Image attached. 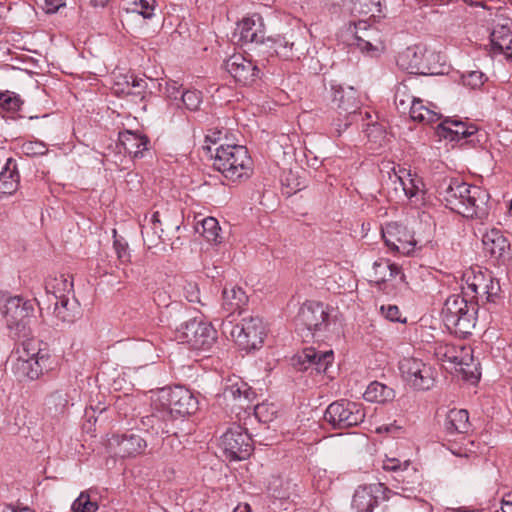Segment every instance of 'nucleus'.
I'll return each mask as SVG.
<instances>
[{
    "mask_svg": "<svg viewBox=\"0 0 512 512\" xmlns=\"http://www.w3.org/2000/svg\"><path fill=\"white\" fill-rule=\"evenodd\" d=\"M403 175L398 176V180L405 195L412 199L423 193L424 183L416 174L412 175L410 171L403 170Z\"/></svg>",
    "mask_w": 512,
    "mask_h": 512,
    "instance_id": "38",
    "label": "nucleus"
},
{
    "mask_svg": "<svg viewBox=\"0 0 512 512\" xmlns=\"http://www.w3.org/2000/svg\"><path fill=\"white\" fill-rule=\"evenodd\" d=\"M147 90V82L143 78L137 76L132 77L130 85L126 84V88H115V95L119 97L131 96L135 101H143Z\"/></svg>",
    "mask_w": 512,
    "mask_h": 512,
    "instance_id": "41",
    "label": "nucleus"
},
{
    "mask_svg": "<svg viewBox=\"0 0 512 512\" xmlns=\"http://www.w3.org/2000/svg\"><path fill=\"white\" fill-rule=\"evenodd\" d=\"M175 339L191 349L208 350L216 340V331L210 324L191 319L176 329Z\"/></svg>",
    "mask_w": 512,
    "mask_h": 512,
    "instance_id": "7",
    "label": "nucleus"
},
{
    "mask_svg": "<svg viewBox=\"0 0 512 512\" xmlns=\"http://www.w3.org/2000/svg\"><path fill=\"white\" fill-rule=\"evenodd\" d=\"M333 351H317L309 347L304 349L296 358L293 359V365L298 370L315 369L318 373H325L333 362Z\"/></svg>",
    "mask_w": 512,
    "mask_h": 512,
    "instance_id": "18",
    "label": "nucleus"
},
{
    "mask_svg": "<svg viewBox=\"0 0 512 512\" xmlns=\"http://www.w3.org/2000/svg\"><path fill=\"white\" fill-rule=\"evenodd\" d=\"M476 312L477 307L476 303L473 301H467V307L464 309H458L456 312V318L459 317V320H464L466 322H470V330L475 327L476 322Z\"/></svg>",
    "mask_w": 512,
    "mask_h": 512,
    "instance_id": "50",
    "label": "nucleus"
},
{
    "mask_svg": "<svg viewBox=\"0 0 512 512\" xmlns=\"http://www.w3.org/2000/svg\"><path fill=\"white\" fill-rule=\"evenodd\" d=\"M237 33L239 34V42L242 45L250 43H263L265 40L264 22L259 14L243 18L237 24Z\"/></svg>",
    "mask_w": 512,
    "mask_h": 512,
    "instance_id": "19",
    "label": "nucleus"
},
{
    "mask_svg": "<svg viewBox=\"0 0 512 512\" xmlns=\"http://www.w3.org/2000/svg\"><path fill=\"white\" fill-rule=\"evenodd\" d=\"M382 238L390 250L403 255L412 253L418 244L411 231L398 222L387 223L382 228Z\"/></svg>",
    "mask_w": 512,
    "mask_h": 512,
    "instance_id": "12",
    "label": "nucleus"
},
{
    "mask_svg": "<svg viewBox=\"0 0 512 512\" xmlns=\"http://www.w3.org/2000/svg\"><path fill=\"white\" fill-rule=\"evenodd\" d=\"M113 443L118 447V453L122 457H131L140 454L146 448L145 440L136 434H124L113 437Z\"/></svg>",
    "mask_w": 512,
    "mask_h": 512,
    "instance_id": "30",
    "label": "nucleus"
},
{
    "mask_svg": "<svg viewBox=\"0 0 512 512\" xmlns=\"http://www.w3.org/2000/svg\"><path fill=\"white\" fill-rule=\"evenodd\" d=\"M413 99L417 98L409 92L406 85L401 84L397 87L394 98L395 105L402 106L403 101L412 102Z\"/></svg>",
    "mask_w": 512,
    "mask_h": 512,
    "instance_id": "56",
    "label": "nucleus"
},
{
    "mask_svg": "<svg viewBox=\"0 0 512 512\" xmlns=\"http://www.w3.org/2000/svg\"><path fill=\"white\" fill-rule=\"evenodd\" d=\"M113 246L117 254V258L121 263L127 264L131 261V255L128 250L127 243H123L120 240H115Z\"/></svg>",
    "mask_w": 512,
    "mask_h": 512,
    "instance_id": "55",
    "label": "nucleus"
},
{
    "mask_svg": "<svg viewBox=\"0 0 512 512\" xmlns=\"http://www.w3.org/2000/svg\"><path fill=\"white\" fill-rule=\"evenodd\" d=\"M465 285L462 286V291L465 296H469L470 293H477V287L484 284L485 281L491 283L493 279L492 275L488 271H482L479 267L477 269H470L463 275Z\"/></svg>",
    "mask_w": 512,
    "mask_h": 512,
    "instance_id": "35",
    "label": "nucleus"
},
{
    "mask_svg": "<svg viewBox=\"0 0 512 512\" xmlns=\"http://www.w3.org/2000/svg\"><path fill=\"white\" fill-rule=\"evenodd\" d=\"M164 93L170 100H177L179 96L182 97L183 92L181 91V85L176 81H168L166 82Z\"/></svg>",
    "mask_w": 512,
    "mask_h": 512,
    "instance_id": "58",
    "label": "nucleus"
},
{
    "mask_svg": "<svg viewBox=\"0 0 512 512\" xmlns=\"http://www.w3.org/2000/svg\"><path fill=\"white\" fill-rule=\"evenodd\" d=\"M220 447L229 460H244L253 450L251 437L239 425L230 427L221 436Z\"/></svg>",
    "mask_w": 512,
    "mask_h": 512,
    "instance_id": "11",
    "label": "nucleus"
},
{
    "mask_svg": "<svg viewBox=\"0 0 512 512\" xmlns=\"http://www.w3.org/2000/svg\"><path fill=\"white\" fill-rule=\"evenodd\" d=\"M223 308L233 314L241 312L242 308L247 304L248 297L245 291L238 286L225 287L222 292Z\"/></svg>",
    "mask_w": 512,
    "mask_h": 512,
    "instance_id": "33",
    "label": "nucleus"
},
{
    "mask_svg": "<svg viewBox=\"0 0 512 512\" xmlns=\"http://www.w3.org/2000/svg\"><path fill=\"white\" fill-rule=\"evenodd\" d=\"M55 317L64 323H72L78 314V307L75 302H71L69 298L54 301Z\"/></svg>",
    "mask_w": 512,
    "mask_h": 512,
    "instance_id": "42",
    "label": "nucleus"
},
{
    "mask_svg": "<svg viewBox=\"0 0 512 512\" xmlns=\"http://www.w3.org/2000/svg\"><path fill=\"white\" fill-rule=\"evenodd\" d=\"M416 100L417 99H413L412 102L403 101L402 106L396 105V108L399 111V113H401L402 115H407V114L409 115V113L412 109V106L414 105Z\"/></svg>",
    "mask_w": 512,
    "mask_h": 512,
    "instance_id": "62",
    "label": "nucleus"
},
{
    "mask_svg": "<svg viewBox=\"0 0 512 512\" xmlns=\"http://www.w3.org/2000/svg\"><path fill=\"white\" fill-rule=\"evenodd\" d=\"M22 101L20 97L14 92L6 91L0 93V108L8 112H15L19 110Z\"/></svg>",
    "mask_w": 512,
    "mask_h": 512,
    "instance_id": "48",
    "label": "nucleus"
},
{
    "mask_svg": "<svg viewBox=\"0 0 512 512\" xmlns=\"http://www.w3.org/2000/svg\"><path fill=\"white\" fill-rule=\"evenodd\" d=\"M372 486L359 487L353 496L352 506L357 512H372L378 504L377 498L373 495Z\"/></svg>",
    "mask_w": 512,
    "mask_h": 512,
    "instance_id": "34",
    "label": "nucleus"
},
{
    "mask_svg": "<svg viewBox=\"0 0 512 512\" xmlns=\"http://www.w3.org/2000/svg\"><path fill=\"white\" fill-rule=\"evenodd\" d=\"M22 149L28 156H41L46 154L47 147L43 142L40 141H29L23 144Z\"/></svg>",
    "mask_w": 512,
    "mask_h": 512,
    "instance_id": "53",
    "label": "nucleus"
},
{
    "mask_svg": "<svg viewBox=\"0 0 512 512\" xmlns=\"http://www.w3.org/2000/svg\"><path fill=\"white\" fill-rule=\"evenodd\" d=\"M463 84L472 89L480 88L487 80L485 74L480 71H471L462 76Z\"/></svg>",
    "mask_w": 512,
    "mask_h": 512,
    "instance_id": "52",
    "label": "nucleus"
},
{
    "mask_svg": "<svg viewBox=\"0 0 512 512\" xmlns=\"http://www.w3.org/2000/svg\"><path fill=\"white\" fill-rule=\"evenodd\" d=\"M297 319L310 331L321 330L328 326V309L320 302H305L299 310Z\"/></svg>",
    "mask_w": 512,
    "mask_h": 512,
    "instance_id": "17",
    "label": "nucleus"
},
{
    "mask_svg": "<svg viewBox=\"0 0 512 512\" xmlns=\"http://www.w3.org/2000/svg\"><path fill=\"white\" fill-rule=\"evenodd\" d=\"M45 290L50 302L68 298L73 292L72 278L65 274L50 276L45 282Z\"/></svg>",
    "mask_w": 512,
    "mask_h": 512,
    "instance_id": "25",
    "label": "nucleus"
},
{
    "mask_svg": "<svg viewBox=\"0 0 512 512\" xmlns=\"http://www.w3.org/2000/svg\"><path fill=\"white\" fill-rule=\"evenodd\" d=\"M266 44L278 58L286 61L299 60L307 51L306 40L300 33L293 30L269 36Z\"/></svg>",
    "mask_w": 512,
    "mask_h": 512,
    "instance_id": "10",
    "label": "nucleus"
},
{
    "mask_svg": "<svg viewBox=\"0 0 512 512\" xmlns=\"http://www.w3.org/2000/svg\"><path fill=\"white\" fill-rule=\"evenodd\" d=\"M469 415L464 409H452L445 420V428L448 432L466 433L469 430Z\"/></svg>",
    "mask_w": 512,
    "mask_h": 512,
    "instance_id": "36",
    "label": "nucleus"
},
{
    "mask_svg": "<svg viewBox=\"0 0 512 512\" xmlns=\"http://www.w3.org/2000/svg\"><path fill=\"white\" fill-rule=\"evenodd\" d=\"M163 228L159 217V212H154L150 216L146 215L143 220L141 234L144 244L148 249L157 247L162 240Z\"/></svg>",
    "mask_w": 512,
    "mask_h": 512,
    "instance_id": "26",
    "label": "nucleus"
},
{
    "mask_svg": "<svg viewBox=\"0 0 512 512\" xmlns=\"http://www.w3.org/2000/svg\"><path fill=\"white\" fill-rule=\"evenodd\" d=\"M399 371L402 379L415 390L427 391L435 384L436 372L434 368L421 359L403 358L399 362Z\"/></svg>",
    "mask_w": 512,
    "mask_h": 512,
    "instance_id": "8",
    "label": "nucleus"
},
{
    "mask_svg": "<svg viewBox=\"0 0 512 512\" xmlns=\"http://www.w3.org/2000/svg\"><path fill=\"white\" fill-rule=\"evenodd\" d=\"M72 512H96L98 504L90 499L87 492H81L71 506Z\"/></svg>",
    "mask_w": 512,
    "mask_h": 512,
    "instance_id": "45",
    "label": "nucleus"
},
{
    "mask_svg": "<svg viewBox=\"0 0 512 512\" xmlns=\"http://www.w3.org/2000/svg\"><path fill=\"white\" fill-rule=\"evenodd\" d=\"M382 468L384 471L393 473L394 480L401 484L402 490L413 491L421 483L422 476L410 460L400 461L397 458L386 457Z\"/></svg>",
    "mask_w": 512,
    "mask_h": 512,
    "instance_id": "13",
    "label": "nucleus"
},
{
    "mask_svg": "<svg viewBox=\"0 0 512 512\" xmlns=\"http://www.w3.org/2000/svg\"><path fill=\"white\" fill-rule=\"evenodd\" d=\"M155 7V0H132L126 10L128 12L137 13L145 19H149L154 15Z\"/></svg>",
    "mask_w": 512,
    "mask_h": 512,
    "instance_id": "44",
    "label": "nucleus"
},
{
    "mask_svg": "<svg viewBox=\"0 0 512 512\" xmlns=\"http://www.w3.org/2000/svg\"><path fill=\"white\" fill-rule=\"evenodd\" d=\"M501 510L512 511V495H508L507 498L502 500Z\"/></svg>",
    "mask_w": 512,
    "mask_h": 512,
    "instance_id": "63",
    "label": "nucleus"
},
{
    "mask_svg": "<svg viewBox=\"0 0 512 512\" xmlns=\"http://www.w3.org/2000/svg\"><path fill=\"white\" fill-rule=\"evenodd\" d=\"M357 115L342 114L338 117L332 116L331 125L335 128L337 136H340L344 130H346L351 123L355 120Z\"/></svg>",
    "mask_w": 512,
    "mask_h": 512,
    "instance_id": "51",
    "label": "nucleus"
},
{
    "mask_svg": "<svg viewBox=\"0 0 512 512\" xmlns=\"http://www.w3.org/2000/svg\"><path fill=\"white\" fill-rule=\"evenodd\" d=\"M365 418V411L360 403L339 400L331 403L324 413V420L334 429H346L357 426Z\"/></svg>",
    "mask_w": 512,
    "mask_h": 512,
    "instance_id": "9",
    "label": "nucleus"
},
{
    "mask_svg": "<svg viewBox=\"0 0 512 512\" xmlns=\"http://www.w3.org/2000/svg\"><path fill=\"white\" fill-rule=\"evenodd\" d=\"M225 70L241 85H251L260 78V69L242 54H233L224 62Z\"/></svg>",
    "mask_w": 512,
    "mask_h": 512,
    "instance_id": "15",
    "label": "nucleus"
},
{
    "mask_svg": "<svg viewBox=\"0 0 512 512\" xmlns=\"http://www.w3.org/2000/svg\"><path fill=\"white\" fill-rule=\"evenodd\" d=\"M499 291V282L493 278L491 279V283L485 281L484 284H481V286L477 287V293H470L468 297H470V301L475 300L476 304L478 303V301H481L482 303H493L498 297Z\"/></svg>",
    "mask_w": 512,
    "mask_h": 512,
    "instance_id": "40",
    "label": "nucleus"
},
{
    "mask_svg": "<svg viewBox=\"0 0 512 512\" xmlns=\"http://www.w3.org/2000/svg\"><path fill=\"white\" fill-rule=\"evenodd\" d=\"M223 331L228 333L235 343L243 350L250 351L262 346L266 330L261 318L244 317L239 323L223 322Z\"/></svg>",
    "mask_w": 512,
    "mask_h": 512,
    "instance_id": "5",
    "label": "nucleus"
},
{
    "mask_svg": "<svg viewBox=\"0 0 512 512\" xmlns=\"http://www.w3.org/2000/svg\"><path fill=\"white\" fill-rule=\"evenodd\" d=\"M435 355L442 362L460 366L462 371H464V366H469L473 361L470 347L456 346L449 343L437 344L435 347Z\"/></svg>",
    "mask_w": 512,
    "mask_h": 512,
    "instance_id": "20",
    "label": "nucleus"
},
{
    "mask_svg": "<svg viewBox=\"0 0 512 512\" xmlns=\"http://www.w3.org/2000/svg\"><path fill=\"white\" fill-rule=\"evenodd\" d=\"M151 401L154 412L149 421L156 433H169V421L178 416L193 414L198 409L196 397L182 386L166 387L152 392Z\"/></svg>",
    "mask_w": 512,
    "mask_h": 512,
    "instance_id": "1",
    "label": "nucleus"
},
{
    "mask_svg": "<svg viewBox=\"0 0 512 512\" xmlns=\"http://www.w3.org/2000/svg\"><path fill=\"white\" fill-rule=\"evenodd\" d=\"M483 247L486 253L496 260H505L510 250V244L502 232L498 229H490L482 237Z\"/></svg>",
    "mask_w": 512,
    "mask_h": 512,
    "instance_id": "23",
    "label": "nucleus"
},
{
    "mask_svg": "<svg viewBox=\"0 0 512 512\" xmlns=\"http://www.w3.org/2000/svg\"><path fill=\"white\" fill-rule=\"evenodd\" d=\"M489 195L480 188L459 179H451L442 192V200L450 210L466 218H482L487 214Z\"/></svg>",
    "mask_w": 512,
    "mask_h": 512,
    "instance_id": "3",
    "label": "nucleus"
},
{
    "mask_svg": "<svg viewBox=\"0 0 512 512\" xmlns=\"http://www.w3.org/2000/svg\"><path fill=\"white\" fill-rule=\"evenodd\" d=\"M492 50L512 57V30L507 24L496 25L490 34Z\"/></svg>",
    "mask_w": 512,
    "mask_h": 512,
    "instance_id": "29",
    "label": "nucleus"
},
{
    "mask_svg": "<svg viewBox=\"0 0 512 512\" xmlns=\"http://www.w3.org/2000/svg\"><path fill=\"white\" fill-rule=\"evenodd\" d=\"M2 512H33L29 507H22V508H14V507H6Z\"/></svg>",
    "mask_w": 512,
    "mask_h": 512,
    "instance_id": "64",
    "label": "nucleus"
},
{
    "mask_svg": "<svg viewBox=\"0 0 512 512\" xmlns=\"http://www.w3.org/2000/svg\"><path fill=\"white\" fill-rule=\"evenodd\" d=\"M467 299L462 295H451L449 296L442 309V316L445 325L448 329L453 330L457 334L467 335L470 334V322L459 320L456 318V312L458 309H464L467 307Z\"/></svg>",
    "mask_w": 512,
    "mask_h": 512,
    "instance_id": "16",
    "label": "nucleus"
},
{
    "mask_svg": "<svg viewBox=\"0 0 512 512\" xmlns=\"http://www.w3.org/2000/svg\"><path fill=\"white\" fill-rule=\"evenodd\" d=\"M397 276L402 278L401 268L397 264L391 263L389 260L381 259L374 263L370 281L380 286Z\"/></svg>",
    "mask_w": 512,
    "mask_h": 512,
    "instance_id": "32",
    "label": "nucleus"
},
{
    "mask_svg": "<svg viewBox=\"0 0 512 512\" xmlns=\"http://www.w3.org/2000/svg\"><path fill=\"white\" fill-rule=\"evenodd\" d=\"M353 45L357 46L361 51L372 52L382 47L378 30L367 24L365 21H359L354 25Z\"/></svg>",
    "mask_w": 512,
    "mask_h": 512,
    "instance_id": "21",
    "label": "nucleus"
},
{
    "mask_svg": "<svg viewBox=\"0 0 512 512\" xmlns=\"http://www.w3.org/2000/svg\"><path fill=\"white\" fill-rule=\"evenodd\" d=\"M222 396L226 405L238 409H249L256 393L241 378L233 376L227 379Z\"/></svg>",
    "mask_w": 512,
    "mask_h": 512,
    "instance_id": "14",
    "label": "nucleus"
},
{
    "mask_svg": "<svg viewBox=\"0 0 512 512\" xmlns=\"http://www.w3.org/2000/svg\"><path fill=\"white\" fill-rule=\"evenodd\" d=\"M252 159L242 145H221L216 149L213 166L231 181L247 179L251 176Z\"/></svg>",
    "mask_w": 512,
    "mask_h": 512,
    "instance_id": "4",
    "label": "nucleus"
},
{
    "mask_svg": "<svg viewBox=\"0 0 512 512\" xmlns=\"http://www.w3.org/2000/svg\"><path fill=\"white\" fill-rule=\"evenodd\" d=\"M409 117L411 120L422 124H432L437 122L440 118L437 112L424 105L423 101L419 98H417L412 106Z\"/></svg>",
    "mask_w": 512,
    "mask_h": 512,
    "instance_id": "39",
    "label": "nucleus"
},
{
    "mask_svg": "<svg viewBox=\"0 0 512 512\" xmlns=\"http://www.w3.org/2000/svg\"><path fill=\"white\" fill-rule=\"evenodd\" d=\"M132 77H135L134 75H120L116 78L114 84H113V92L115 93V88H126V84L130 85V81Z\"/></svg>",
    "mask_w": 512,
    "mask_h": 512,
    "instance_id": "61",
    "label": "nucleus"
},
{
    "mask_svg": "<svg viewBox=\"0 0 512 512\" xmlns=\"http://www.w3.org/2000/svg\"><path fill=\"white\" fill-rule=\"evenodd\" d=\"M186 299L191 303H200V292L198 285L193 282H187L183 286Z\"/></svg>",
    "mask_w": 512,
    "mask_h": 512,
    "instance_id": "57",
    "label": "nucleus"
},
{
    "mask_svg": "<svg viewBox=\"0 0 512 512\" xmlns=\"http://www.w3.org/2000/svg\"><path fill=\"white\" fill-rule=\"evenodd\" d=\"M353 9L359 14H371L381 12V0H352Z\"/></svg>",
    "mask_w": 512,
    "mask_h": 512,
    "instance_id": "47",
    "label": "nucleus"
},
{
    "mask_svg": "<svg viewBox=\"0 0 512 512\" xmlns=\"http://www.w3.org/2000/svg\"><path fill=\"white\" fill-rule=\"evenodd\" d=\"M363 397L368 402L385 403L394 398V390L378 381H374L368 385Z\"/></svg>",
    "mask_w": 512,
    "mask_h": 512,
    "instance_id": "37",
    "label": "nucleus"
},
{
    "mask_svg": "<svg viewBox=\"0 0 512 512\" xmlns=\"http://www.w3.org/2000/svg\"><path fill=\"white\" fill-rule=\"evenodd\" d=\"M56 402H59V404L64 407L67 403L66 395L61 391H55L51 393L48 398V404L54 403L56 405Z\"/></svg>",
    "mask_w": 512,
    "mask_h": 512,
    "instance_id": "60",
    "label": "nucleus"
},
{
    "mask_svg": "<svg viewBox=\"0 0 512 512\" xmlns=\"http://www.w3.org/2000/svg\"><path fill=\"white\" fill-rule=\"evenodd\" d=\"M382 315L391 322H405L406 319L401 318V312L396 305H382L380 308Z\"/></svg>",
    "mask_w": 512,
    "mask_h": 512,
    "instance_id": "54",
    "label": "nucleus"
},
{
    "mask_svg": "<svg viewBox=\"0 0 512 512\" xmlns=\"http://www.w3.org/2000/svg\"><path fill=\"white\" fill-rule=\"evenodd\" d=\"M118 139L124 151L133 158L142 157L148 149L149 139L145 135L127 130L120 132Z\"/></svg>",
    "mask_w": 512,
    "mask_h": 512,
    "instance_id": "27",
    "label": "nucleus"
},
{
    "mask_svg": "<svg viewBox=\"0 0 512 512\" xmlns=\"http://www.w3.org/2000/svg\"><path fill=\"white\" fill-rule=\"evenodd\" d=\"M20 183V176L17 165L9 159L0 172V197H6L14 194Z\"/></svg>",
    "mask_w": 512,
    "mask_h": 512,
    "instance_id": "31",
    "label": "nucleus"
},
{
    "mask_svg": "<svg viewBox=\"0 0 512 512\" xmlns=\"http://www.w3.org/2000/svg\"><path fill=\"white\" fill-rule=\"evenodd\" d=\"M2 315L12 337L26 335V330L35 318V308L30 300L19 296L9 297L3 306Z\"/></svg>",
    "mask_w": 512,
    "mask_h": 512,
    "instance_id": "6",
    "label": "nucleus"
},
{
    "mask_svg": "<svg viewBox=\"0 0 512 512\" xmlns=\"http://www.w3.org/2000/svg\"><path fill=\"white\" fill-rule=\"evenodd\" d=\"M254 415L259 422L269 423L274 420L277 408L272 403H260L254 406Z\"/></svg>",
    "mask_w": 512,
    "mask_h": 512,
    "instance_id": "46",
    "label": "nucleus"
},
{
    "mask_svg": "<svg viewBox=\"0 0 512 512\" xmlns=\"http://www.w3.org/2000/svg\"><path fill=\"white\" fill-rule=\"evenodd\" d=\"M406 58H410L409 69L411 73L415 74H432L429 66V61L434 57L431 51L426 50L423 47L416 46L408 48L404 54Z\"/></svg>",
    "mask_w": 512,
    "mask_h": 512,
    "instance_id": "28",
    "label": "nucleus"
},
{
    "mask_svg": "<svg viewBox=\"0 0 512 512\" xmlns=\"http://www.w3.org/2000/svg\"><path fill=\"white\" fill-rule=\"evenodd\" d=\"M333 102L337 105L339 115H358L359 98L353 87H333Z\"/></svg>",
    "mask_w": 512,
    "mask_h": 512,
    "instance_id": "24",
    "label": "nucleus"
},
{
    "mask_svg": "<svg viewBox=\"0 0 512 512\" xmlns=\"http://www.w3.org/2000/svg\"><path fill=\"white\" fill-rule=\"evenodd\" d=\"M474 124L456 119H445L437 126V135L450 141L467 138L477 132Z\"/></svg>",
    "mask_w": 512,
    "mask_h": 512,
    "instance_id": "22",
    "label": "nucleus"
},
{
    "mask_svg": "<svg viewBox=\"0 0 512 512\" xmlns=\"http://www.w3.org/2000/svg\"><path fill=\"white\" fill-rule=\"evenodd\" d=\"M202 226V235L203 237L211 243H220L222 237L220 235L221 228L216 218L214 217H206L201 222Z\"/></svg>",
    "mask_w": 512,
    "mask_h": 512,
    "instance_id": "43",
    "label": "nucleus"
},
{
    "mask_svg": "<svg viewBox=\"0 0 512 512\" xmlns=\"http://www.w3.org/2000/svg\"><path fill=\"white\" fill-rule=\"evenodd\" d=\"M12 371L22 380H37L54 369L55 359L49 349L36 339L22 341L12 352Z\"/></svg>",
    "mask_w": 512,
    "mask_h": 512,
    "instance_id": "2",
    "label": "nucleus"
},
{
    "mask_svg": "<svg viewBox=\"0 0 512 512\" xmlns=\"http://www.w3.org/2000/svg\"><path fill=\"white\" fill-rule=\"evenodd\" d=\"M181 101L188 110L196 111L202 102L201 93L196 90H187L182 93Z\"/></svg>",
    "mask_w": 512,
    "mask_h": 512,
    "instance_id": "49",
    "label": "nucleus"
},
{
    "mask_svg": "<svg viewBox=\"0 0 512 512\" xmlns=\"http://www.w3.org/2000/svg\"><path fill=\"white\" fill-rule=\"evenodd\" d=\"M222 131L219 129H211L207 132L205 136L206 145L203 146V149L209 152L211 150L210 144H216L221 139Z\"/></svg>",
    "mask_w": 512,
    "mask_h": 512,
    "instance_id": "59",
    "label": "nucleus"
}]
</instances>
